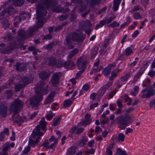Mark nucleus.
<instances>
[{"mask_svg":"<svg viewBox=\"0 0 155 155\" xmlns=\"http://www.w3.org/2000/svg\"><path fill=\"white\" fill-rule=\"evenodd\" d=\"M57 4L56 2L53 0H41L39 2L36 3V6L37 9L36 10L37 19L38 20L36 23L37 27L35 26L30 27L26 32L24 29L20 30L18 32L19 38L21 40L25 39L28 36H32L38 28L42 27L44 22L41 19L47 13L46 9L49 7L53 8Z\"/></svg>","mask_w":155,"mask_h":155,"instance_id":"nucleus-1","label":"nucleus"},{"mask_svg":"<svg viewBox=\"0 0 155 155\" xmlns=\"http://www.w3.org/2000/svg\"><path fill=\"white\" fill-rule=\"evenodd\" d=\"M46 125L47 123L44 118L42 119L40 121L39 125L36 126L35 129L32 131L31 138L29 139L28 141V143L30 145L34 147L41 140V137L44 134L41 132L40 130L46 131L47 130L45 128Z\"/></svg>","mask_w":155,"mask_h":155,"instance_id":"nucleus-2","label":"nucleus"},{"mask_svg":"<svg viewBox=\"0 0 155 155\" xmlns=\"http://www.w3.org/2000/svg\"><path fill=\"white\" fill-rule=\"evenodd\" d=\"M45 83L44 81L39 82L35 85V90L36 94L31 100L30 104L33 107L37 106L39 101L42 98V95L46 94L48 91V85L44 86Z\"/></svg>","mask_w":155,"mask_h":155,"instance_id":"nucleus-3","label":"nucleus"},{"mask_svg":"<svg viewBox=\"0 0 155 155\" xmlns=\"http://www.w3.org/2000/svg\"><path fill=\"white\" fill-rule=\"evenodd\" d=\"M23 103L18 99H15L14 102L11 105L10 109L11 111L14 112V114H16L19 110L22 108Z\"/></svg>","mask_w":155,"mask_h":155,"instance_id":"nucleus-4","label":"nucleus"},{"mask_svg":"<svg viewBox=\"0 0 155 155\" xmlns=\"http://www.w3.org/2000/svg\"><path fill=\"white\" fill-rule=\"evenodd\" d=\"M86 63V61L82 58L80 57L78 60L77 65L80 71L78 72L76 75L75 78L76 79H78L81 74L84 71Z\"/></svg>","mask_w":155,"mask_h":155,"instance_id":"nucleus-5","label":"nucleus"},{"mask_svg":"<svg viewBox=\"0 0 155 155\" xmlns=\"http://www.w3.org/2000/svg\"><path fill=\"white\" fill-rule=\"evenodd\" d=\"M68 39L75 42L81 43L83 41L84 38L81 33L74 32L70 35Z\"/></svg>","mask_w":155,"mask_h":155,"instance_id":"nucleus-6","label":"nucleus"},{"mask_svg":"<svg viewBox=\"0 0 155 155\" xmlns=\"http://www.w3.org/2000/svg\"><path fill=\"white\" fill-rule=\"evenodd\" d=\"M33 80V78H28L25 77L22 79V82L23 85L20 84L16 85L15 86V90L16 91H19L23 87L25 86L27 84L31 83Z\"/></svg>","mask_w":155,"mask_h":155,"instance_id":"nucleus-7","label":"nucleus"},{"mask_svg":"<svg viewBox=\"0 0 155 155\" xmlns=\"http://www.w3.org/2000/svg\"><path fill=\"white\" fill-rule=\"evenodd\" d=\"M61 75L60 72L54 73L52 75L50 82L53 86H57L59 83V79Z\"/></svg>","mask_w":155,"mask_h":155,"instance_id":"nucleus-8","label":"nucleus"},{"mask_svg":"<svg viewBox=\"0 0 155 155\" xmlns=\"http://www.w3.org/2000/svg\"><path fill=\"white\" fill-rule=\"evenodd\" d=\"M117 122L120 125L121 129H124L128 124L126 117L123 116L117 118Z\"/></svg>","mask_w":155,"mask_h":155,"instance_id":"nucleus-9","label":"nucleus"},{"mask_svg":"<svg viewBox=\"0 0 155 155\" xmlns=\"http://www.w3.org/2000/svg\"><path fill=\"white\" fill-rule=\"evenodd\" d=\"M60 65H57V67L61 68L62 66L64 67L65 68L70 69L72 67L74 66L75 64L71 60L68 61L64 62L59 63Z\"/></svg>","mask_w":155,"mask_h":155,"instance_id":"nucleus-10","label":"nucleus"},{"mask_svg":"<svg viewBox=\"0 0 155 155\" xmlns=\"http://www.w3.org/2000/svg\"><path fill=\"white\" fill-rule=\"evenodd\" d=\"M27 14L23 12L22 14L19 15L20 17L16 16L14 18V25L15 27H17L18 24L20 23L21 21V19H24L26 18Z\"/></svg>","mask_w":155,"mask_h":155,"instance_id":"nucleus-11","label":"nucleus"},{"mask_svg":"<svg viewBox=\"0 0 155 155\" xmlns=\"http://www.w3.org/2000/svg\"><path fill=\"white\" fill-rule=\"evenodd\" d=\"M112 85V83L107 82L105 85H103L100 89L99 90V95L102 96L105 93L106 90Z\"/></svg>","mask_w":155,"mask_h":155,"instance_id":"nucleus-12","label":"nucleus"},{"mask_svg":"<svg viewBox=\"0 0 155 155\" xmlns=\"http://www.w3.org/2000/svg\"><path fill=\"white\" fill-rule=\"evenodd\" d=\"M154 95H155V90L150 88L147 90V91L146 94H143L142 95V97L143 98H149Z\"/></svg>","mask_w":155,"mask_h":155,"instance_id":"nucleus-13","label":"nucleus"},{"mask_svg":"<svg viewBox=\"0 0 155 155\" xmlns=\"http://www.w3.org/2000/svg\"><path fill=\"white\" fill-rule=\"evenodd\" d=\"M91 115L88 114H86L84 116L85 120H82L81 124L82 125H87L91 123V119L90 118Z\"/></svg>","mask_w":155,"mask_h":155,"instance_id":"nucleus-14","label":"nucleus"},{"mask_svg":"<svg viewBox=\"0 0 155 155\" xmlns=\"http://www.w3.org/2000/svg\"><path fill=\"white\" fill-rule=\"evenodd\" d=\"M13 120L14 122L18 123H21L27 120L25 117H23L22 118L18 114L14 115V117L13 118Z\"/></svg>","mask_w":155,"mask_h":155,"instance_id":"nucleus-15","label":"nucleus"},{"mask_svg":"<svg viewBox=\"0 0 155 155\" xmlns=\"http://www.w3.org/2000/svg\"><path fill=\"white\" fill-rule=\"evenodd\" d=\"M58 140V138H55L54 136H51L49 139V142H51L53 141L54 143L49 145L48 149H52L53 147H55L57 143Z\"/></svg>","mask_w":155,"mask_h":155,"instance_id":"nucleus-16","label":"nucleus"},{"mask_svg":"<svg viewBox=\"0 0 155 155\" xmlns=\"http://www.w3.org/2000/svg\"><path fill=\"white\" fill-rule=\"evenodd\" d=\"M14 11V9L12 7H10L8 9H5L0 13V20L3 18V16L6 13L8 14L12 13Z\"/></svg>","mask_w":155,"mask_h":155,"instance_id":"nucleus-17","label":"nucleus"},{"mask_svg":"<svg viewBox=\"0 0 155 155\" xmlns=\"http://www.w3.org/2000/svg\"><path fill=\"white\" fill-rule=\"evenodd\" d=\"M76 147L74 146H71L66 151L67 155H72L74 154L76 152Z\"/></svg>","mask_w":155,"mask_h":155,"instance_id":"nucleus-18","label":"nucleus"},{"mask_svg":"<svg viewBox=\"0 0 155 155\" xmlns=\"http://www.w3.org/2000/svg\"><path fill=\"white\" fill-rule=\"evenodd\" d=\"M7 107L3 105H2L0 106V112L1 114L2 115V116L5 117L7 114Z\"/></svg>","mask_w":155,"mask_h":155,"instance_id":"nucleus-19","label":"nucleus"},{"mask_svg":"<svg viewBox=\"0 0 155 155\" xmlns=\"http://www.w3.org/2000/svg\"><path fill=\"white\" fill-rule=\"evenodd\" d=\"M16 69L17 71H21L25 68V66L24 64H21L17 62L15 65Z\"/></svg>","mask_w":155,"mask_h":155,"instance_id":"nucleus-20","label":"nucleus"},{"mask_svg":"<svg viewBox=\"0 0 155 155\" xmlns=\"http://www.w3.org/2000/svg\"><path fill=\"white\" fill-rule=\"evenodd\" d=\"M78 52V49L77 48H75L73 50L70 51L68 54V59L72 58Z\"/></svg>","mask_w":155,"mask_h":155,"instance_id":"nucleus-21","label":"nucleus"},{"mask_svg":"<svg viewBox=\"0 0 155 155\" xmlns=\"http://www.w3.org/2000/svg\"><path fill=\"white\" fill-rule=\"evenodd\" d=\"M59 63H61V62H59L57 64H56V59L54 58L51 57L49 58L48 64L50 66H53L56 65L57 67V65L58 64L59 65H60Z\"/></svg>","mask_w":155,"mask_h":155,"instance_id":"nucleus-22","label":"nucleus"},{"mask_svg":"<svg viewBox=\"0 0 155 155\" xmlns=\"http://www.w3.org/2000/svg\"><path fill=\"white\" fill-rule=\"evenodd\" d=\"M68 8H66L64 9L63 8H56L53 9V11L58 13L61 12L62 13H65L69 11Z\"/></svg>","mask_w":155,"mask_h":155,"instance_id":"nucleus-23","label":"nucleus"},{"mask_svg":"<svg viewBox=\"0 0 155 155\" xmlns=\"http://www.w3.org/2000/svg\"><path fill=\"white\" fill-rule=\"evenodd\" d=\"M120 2V0H114L113 9L114 11H116L117 10Z\"/></svg>","mask_w":155,"mask_h":155,"instance_id":"nucleus-24","label":"nucleus"},{"mask_svg":"<svg viewBox=\"0 0 155 155\" xmlns=\"http://www.w3.org/2000/svg\"><path fill=\"white\" fill-rule=\"evenodd\" d=\"M39 75L40 78L42 80L46 79L50 76L45 71L41 72Z\"/></svg>","mask_w":155,"mask_h":155,"instance_id":"nucleus-25","label":"nucleus"},{"mask_svg":"<svg viewBox=\"0 0 155 155\" xmlns=\"http://www.w3.org/2000/svg\"><path fill=\"white\" fill-rule=\"evenodd\" d=\"M130 74H126L124 76L121 78L120 81L122 82V84H124L126 83L128 79L130 78Z\"/></svg>","mask_w":155,"mask_h":155,"instance_id":"nucleus-26","label":"nucleus"},{"mask_svg":"<svg viewBox=\"0 0 155 155\" xmlns=\"http://www.w3.org/2000/svg\"><path fill=\"white\" fill-rule=\"evenodd\" d=\"M66 45L68 49H72L74 48V46L72 45V41L71 40L69 39L68 37H67L66 38Z\"/></svg>","mask_w":155,"mask_h":155,"instance_id":"nucleus-27","label":"nucleus"},{"mask_svg":"<svg viewBox=\"0 0 155 155\" xmlns=\"http://www.w3.org/2000/svg\"><path fill=\"white\" fill-rule=\"evenodd\" d=\"M110 72L111 70L108 68L106 67L104 69L102 73L104 77H108L109 76Z\"/></svg>","mask_w":155,"mask_h":155,"instance_id":"nucleus-28","label":"nucleus"},{"mask_svg":"<svg viewBox=\"0 0 155 155\" xmlns=\"http://www.w3.org/2000/svg\"><path fill=\"white\" fill-rule=\"evenodd\" d=\"M15 46H10L8 48H6V49L4 50L0 51V52L3 53H6L7 54H9L11 52V51L13 49Z\"/></svg>","mask_w":155,"mask_h":155,"instance_id":"nucleus-29","label":"nucleus"},{"mask_svg":"<svg viewBox=\"0 0 155 155\" xmlns=\"http://www.w3.org/2000/svg\"><path fill=\"white\" fill-rule=\"evenodd\" d=\"M98 49V48L97 47H94V49L91 50V54L92 58H94L97 54Z\"/></svg>","mask_w":155,"mask_h":155,"instance_id":"nucleus-30","label":"nucleus"},{"mask_svg":"<svg viewBox=\"0 0 155 155\" xmlns=\"http://www.w3.org/2000/svg\"><path fill=\"white\" fill-rule=\"evenodd\" d=\"M101 2L100 0H91L90 5L91 7H93L95 5H98Z\"/></svg>","mask_w":155,"mask_h":155,"instance_id":"nucleus-31","label":"nucleus"},{"mask_svg":"<svg viewBox=\"0 0 155 155\" xmlns=\"http://www.w3.org/2000/svg\"><path fill=\"white\" fill-rule=\"evenodd\" d=\"M87 141V138L86 137H83L80 141L79 145L80 147H82L84 146L86 142Z\"/></svg>","mask_w":155,"mask_h":155,"instance_id":"nucleus-32","label":"nucleus"},{"mask_svg":"<svg viewBox=\"0 0 155 155\" xmlns=\"http://www.w3.org/2000/svg\"><path fill=\"white\" fill-rule=\"evenodd\" d=\"M133 52V50L130 47L127 48L125 50V54L127 56L130 55Z\"/></svg>","mask_w":155,"mask_h":155,"instance_id":"nucleus-33","label":"nucleus"},{"mask_svg":"<svg viewBox=\"0 0 155 155\" xmlns=\"http://www.w3.org/2000/svg\"><path fill=\"white\" fill-rule=\"evenodd\" d=\"M30 147L29 146H27L25 147L21 154L20 155H27V153L30 150Z\"/></svg>","mask_w":155,"mask_h":155,"instance_id":"nucleus-34","label":"nucleus"},{"mask_svg":"<svg viewBox=\"0 0 155 155\" xmlns=\"http://www.w3.org/2000/svg\"><path fill=\"white\" fill-rule=\"evenodd\" d=\"M103 68V67L101 66L97 68H95L92 70L90 72V74H92L94 73H95L98 72H99Z\"/></svg>","mask_w":155,"mask_h":155,"instance_id":"nucleus-35","label":"nucleus"},{"mask_svg":"<svg viewBox=\"0 0 155 155\" xmlns=\"http://www.w3.org/2000/svg\"><path fill=\"white\" fill-rule=\"evenodd\" d=\"M61 119V117L60 116L58 117L56 119L53 121L52 124V125L54 126H57L60 121V120Z\"/></svg>","mask_w":155,"mask_h":155,"instance_id":"nucleus-36","label":"nucleus"},{"mask_svg":"<svg viewBox=\"0 0 155 155\" xmlns=\"http://www.w3.org/2000/svg\"><path fill=\"white\" fill-rule=\"evenodd\" d=\"M54 115V114L52 113L51 111H50L49 113L46 115L45 117L48 120H50L52 119Z\"/></svg>","mask_w":155,"mask_h":155,"instance_id":"nucleus-37","label":"nucleus"},{"mask_svg":"<svg viewBox=\"0 0 155 155\" xmlns=\"http://www.w3.org/2000/svg\"><path fill=\"white\" fill-rule=\"evenodd\" d=\"M117 153L118 155H127L125 151H123L120 148L117 149Z\"/></svg>","mask_w":155,"mask_h":155,"instance_id":"nucleus-38","label":"nucleus"},{"mask_svg":"<svg viewBox=\"0 0 155 155\" xmlns=\"http://www.w3.org/2000/svg\"><path fill=\"white\" fill-rule=\"evenodd\" d=\"M117 76V74L116 73V71L115 70L113 71L111 74V76L109 78V80L111 81H113L114 79Z\"/></svg>","mask_w":155,"mask_h":155,"instance_id":"nucleus-39","label":"nucleus"},{"mask_svg":"<svg viewBox=\"0 0 155 155\" xmlns=\"http://www.w3.org/2000/svg\"><path fill=\"white\" fill-rule=\"evenodd\" d=\"M116 17L114 15H112L108 18L105 19V21L106 24H108L111 22Z\"/></svg>","mask_w":155,"mask_h":155,"instance_id":"nucleus-40","label":"nucleus"},{"mask_svg":"<svg viewBox=\"0 0 155 155\" xmlns=\"http://www.w3.org/2000/svg\"><path fill=\"white\" fill-rule=\"evenodd\" d=\"M150 62V61H145L144 63L143 66L141 69H140L144 72L148 66V64Z\"/></svg>","mask_w":155,"mask_h":155,"instance_id":"nucleus-41","label":"nucleus"},{"mask_svg":"<svg viewBox=\"0 0 155 155\" xmlns=\"http://www.w3.org/2000/svg\"><path fill=\"white\" fill-rule=\"evenodd\" d=\"M143 72V71L140 69L139 71L137 73L136 75H135L134 77L135 80L137 81V79H138L141 76Z\"/></svg>","mask_w":155,"mask_h":155,"instance_id":"nucleus-42","label":"nucleus"},{"mask_svg":"<svg viewBox=\"0 0 155 155\" xmlns=\"http://www.w3.org/2000/svg\"><path fill=\"white\" fill-rule=\"evenodd\" d=\"M150 16L153 19H155V8L150 10L149 12Z\"/></svg>","mask_w":155,"mask_h":155,"instance_id":"nucleus-43","label":"nucleus"},{"mask_svg":"<svg viewBox=\"0 0 155 155\" xmlns=\"http://www.w3.org/2000/svg\"><path fill=\"white\" fill-rule=\"evenodd\" d=\"M50 142H49V140H45L41 146H43L46 148L48 149L49 146L48 145Z\"/></svg>","mask_w":155,"mask_h":155,"instance_id":"nucleus-44","label":"nucleus"},{"mask_svg":"<svg viewBox=\"0 0 155 155\" xmlns=\"http://www.w3.org/2000/svg\"><path fill=\"white\" fill-rule=\"evenodd\" d=\"M24 0H15V3L14 4L15 5L20 6L24 3Z\"/></svg>","mask_w":155,"mask_h":155,"instance_id":"nucleus-45","label":"nucleus"},{"mask_svg":"<svg viewBox=\"0 0 155 155\" xmlns=\"http://www.w3.org/2000/svg\"><path fill=\"white\" fill-rule=\"evenodd\" d=\"M133 17L136 20L140 19L142 18L141 16L138 12L135 13L133 15Z\"/></svg>","mask_w":155,"mask_h":155,"instance_id":"nucleus-46","label":"nucleus"},{"mask_svg":"<svg viewBox=\"0 0 155 155\" xmlns=\"http://www.w3.org/2000/svg\"><path fill=\"white\" fill-rule=\"evenodd\" d=\"M71 101L70 99H68L64 101V107H69L71 104Z\"/></svg>","mask_w":155,"mask_h":155,"instance_id":"nucleus-47","label":"nucleus"},{"mask_svg":"<svg viewBox=\"0 0 155 155\" xmlns=\"http://www.w3.org/2000/svg\"><path fill=\"white\" fill-rule=\"evenodd\" d=\"M2 24L3 25L5 29L6 28L8 27L9 25V23L8 20L7 19H5L4 20L2 21Z\"/></svg>","mask_w":155,"mask_h":155,"instance_id":"nucleus-48","label":"nucleus"},{"mask_svg":"<svg viewBox=\"0 0 155 155\" xmlns=\"http://www.w3.org/2000/svg\"><path fill=\"white\" fill-rule=\"evenodd\" d=\"M53 100V98L48 97L45 101V104H47L51 103Z\"/></svg>","mask_w":155,"mask_h":155,"instance_id":"nucleus-49","label":"nucleus"},{"mask_svg":"<svg viewBox=\"0 0 155 155\" xmlns=\"http://www.w3.org/2000/svg\"><path fill=\"white\" fill-rule=\"evenodd\" d=\"M140 9V7L139 5H137L134 7L130 10V12L132 13L133 12L137 11Z\"/></svg>","mask_w":155,"mask_h":155,"instance_id":"nucleus-50","label":"nucleus"},{"mask_svg":"<svg viewBox=\"0 0 155 155\" xmlns=\"http://www.w3.org/2000/svg\"><path fill=\"white\" fill-rule=\"evenodd\" d=\"M54 45L53 43H50L46 46L45 48L47 50H50L53 48Z\"/></svg>","mask_w":155,"mask_h":155,"instance_id":"nucleus-51","label":"nucleus"},{"mask_svg":"<svg viewBox=\"0 0 155 155\" xmlns=\"http://www.w3.org/2000/svg\"><path fill=\"white\" fill-rule=\"evenodd\" d=\"M124 135L123 134H120L118 135V138L119 140L121 141H124Z\"/></svg>","mask_w":155,"mask_h":155,"instance_id":"nucleus-52","label":"nucleus"},{"mask_svg":"<svg viewBox=\"0 0 155 155\" xmlns=\"http://www.w3.org/2000/svg\"><path fill=\"white\" fill-rule=\"evenodd\" d=\"M119 24L116 21H114L112 23L110 24V26L112 28H115L119 26Z\"/></svg>","mask_w":155,"mask_h":155,"instance_id":"nucleus-53","label":"nucleus"},{"mask_svg":"<svg viewBox=\"0 0 155 155\" xmlns=\"http://www.w3.org/2000/svg\"><path fill=\"white\" fill-rule=\"evenodd\" d=\"M65 25V24H64V23H63L61 25H60L58 26L54 29V31L55 32H57L58 31L60 30L62 28V27Z\"/></svg>","mask_w":155,"mask_h":155,"instance_id":"nucleus-54","label":"nucleus"},{"mask_svg":"<svg viewBox=\"0 0 155 155\" xmlns=\"http://www.w3.org/2000/svg\"><path fill=\"white\" fill-rule=\"evenodd\" d=\"M116 66V63L115 62H113L111 64H109L107 68H108L110 70H111L112 68H114Z\"/></svg>","mask_w":155,"mask_h":155,"instance_id":"nucleus-55","label":"nucleus"},{"mask_svg":"<svg viewBox=\"0 0 155 155\" xmlns=\"http://www.w3.org/2000/svg\"><path fill=\"white\" fill-rule=\"evenodd\" d=\"M68 16L67 15H61L59 17V19L61 21H63L66 19Z\"/></svg>","mask_w":155,"mask_h":155,"instance_id":"nucleus-56","label":"nucleus"},{"mask_svg":"<svg viewBox=\"0 0 155 155\" xmlns=\"http://www.w3.org/2000/svg\"><path fill=\"white\" fill-rule=\"evenodd\" d=\"M77 18L76 14L74 13H72L71 14V20L72 21H74Z\"/></svg>","mask_w":155,"mask_h":155,"instance_id":"nucleus-57","label":"nucleus"},{"mask_svg":"<svg viewBox=\"0 0 155 155\" xmlns=\"http://www.w3.org/2000/svg\"><path fill=\"white\" fill-rule=\"evenodd\" d=\"M6 93L7 94V96L8 98H10L12 96L13 92L11 90L7 91Z\"/></svg>","mask_w":155,"mask_h":155,"instance_id":"nucleus-58","label":"nucleus"},{"mask_svg":"<svg viewBox=\"0 0 155 155\" xmlns=\"http://www.w3.org/2000/svg\"><path fill=\"white\" fill-rule=\"evenodd\" d=\"M95 152V150L93 148H91L90 150L85 151V153L88 154H93Z\"/></svg>","mask_w":155,"mask_h":155,"instance_id":"nucleus-59","label":"nucleus"},{"mask_svg":"<svg viewBox=\"0 0 155 155\" xmlns=\"http://www.w3.org/2000/svg\"><path fill=\"white\" fill-rule=\"evenodd\" d=\"M84 130V129L83 128L81 127L78 128L77 130L76 134H80L82 133L83 131Z\"/></svg>","mask_w":155,"mask_h":155,"instance_id":"nucleus-60","label":"nucleus"},{"mask_svg":"<svg viewBox=\"0 0 155 155\" xmlns=\"http://www.w3.org/2000/svg\"><path fill=\"white\" fill-rule=\"evenodd\" d=\"M94 143V141L93 140H91L88 143V146L90 147H92Z\"/></svg>","mask_w":155,"mask_h":155,"instance_id":"nucleus-61","label":"nucleus"},{"mask_svg":"<svg viewBox=\"0 0 155 155\" xmlns=\"http://www.w3.org/2000/svg\"><path fill=\"white\" fill-rule=\"evenodd\" d=\"M117 106L119 107H121L122 106V101L120 99H118L117 100Z\"/></svg>","mask_w":155,"mask_h":155,"instance_id":"nucleus-62","label":"nucleus"},{"mask_svg":"<svg viewBox=\"0 0 155 155\" xmlns=\"http://www.w3.org/2000/svg\"><path fill=\"white\" fill-rule=\"evenodd\" d=\"M139 34V32L138 30L135 31L134 33L132 34V36L133 38H135Z\"/></svg>","mask_w":155,"mask_h":155,"instance_id":"nucleus-63","label":"nucleus"},{"mask_svg":"<svg viewBox=\"0 0 155 155\" xmlns=\"http://www.w3.org/2000/svg\"><path fill=\"white\" fill-rule=\"evenodd\" d=\"M148 74L151 77H153L155 75V71H150L148 72Z\"/></svg>","mask_w":155,"mask_h":155,"instance_id":"nucleus-64","label":"nucleus"}]
</instances>
